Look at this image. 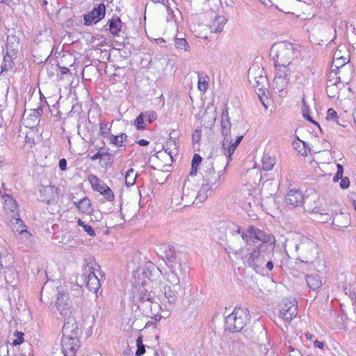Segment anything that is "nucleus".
I'll return each instance as SVG.
<instances>
[{"instance_id": "1", "label": "nucleus", "mask_w": 356, "mask_h": 356, "mask_svg": "<svg viewBox=\"0 0 356 356\" xmlns=\"http://www.w3.org/2000/svg\"><path fill=\"white\" fill-rule=\"evenodd\" d=\"M159 271L165 282L162 291L169 304H173L177 299L180 283L186 277V266L182 262L169 264Z\"/></svg>"}, {"instance_id": "2", "label": "nucleus", "mask_w": 356, "mask_h": 356, "mask_svg": "<svg viewBox=\"0 0 356 356\" xmlns=\"http://www.w3.org/2000/svg\"><path fill=\"white\" fill-rule=\"evenodd\" d=\"M242 236L247 243H254L256 240L262 243L250 253L248 260L250 266L258 261L262 256L261 254L266 252L269 248L271 250L274 249L275 236L254 226H249L245 232H242Z\"/></svg>"}, {"instance_id": "3", "label": "nucleus", "mask_w": 356, "mask_h": 356, "mask_svg": "<svg viewBox=\"0 0 356 356\" xmlns=\"http://www.w3.org/2000/svg\"><path fill=\"white\" fill-rule=\"evenodd\" d=\"M135 298L137 299L139 310L145 316L155 321H160L161 319L169 316V311L161 308L159 302L154 300L152 292L149 291L144 284L139 286Z\"/></svg>"}, {"instance_id": "4", "label": "nucleus", "mask_w": 356, "mask_h": 356, "mask_svg": "<svg viewBox=\"0 0 356 356\" xmlns=\"http://www.w3.org/2000/svg\"><path fill=\"white\" fill-rule=\"evenodd\" d=\"M225 156L217 155L207 158L203 163V184L216 188L220 185V179L224 175L226 166Z\"/></svg>"}, {"instance_id": "5", "label": "nucleus", "mask_w": 356, "mask_h": 356, "mask_svg": "<svg viewBox=\"0 0 356 356\" xmlns=\"http://www.w3.org/2000/svg\"><path fill=\"white\" fill-rule=\"evenodd\" d=\"M275 67H289L295 58L298 56L296 45L287 41L275 43L271 48Z\"/></svg>"}, {"instance_id": "6", "label": "nucleus", "mask_w": 356, "mask_h": 356, "mask_svg": "<svg viewBox=\"0 0 356 356\" xmlns=\"http://www.w3.org/2000/svg\"><path fill=\"white\" fill-rule=\"evenodd\" d=\"M296 249L300 265L307 264L309 267L313 266L319 255L317 243L308 237L302 236L299 243L296 245Z\"/></svg>"}, {"instance_id": "7", "label": "nucleus", "mask_w": 356, "mask_h": 356, "mask_svg": "<svg viewBox=\"0 0 356 356\" xmlns=\"http://www.w3.org/2000/svg\"><path fill=\"white\" fill-rule=\"evenodd\" d=\"M99 268V265L94 262H90L83 269V273L78 279V282L85 284L89 291L97 293L100 288V281L95 274V271Z\"/></svg>"}, {"instance_id": "8", "label": "nucleus", "mask_w": 356, "mask_h": 356, "mask_svg": "<svg viewBox=\"0 0 356 356\" xmlns=\"http://www.w3.org/2000/svg\"><path fill=\"white\" fill-rule=\"evenodd\" d=\"M248 321L247 310L236 307L225 318V330L232 332L241 331Z\"/></svg>"}, {"instance_id": "9", "label": "nucleus", "mask_w": 356, "mask_h": 356, "mask_svg": "<svg viewBox=\"0 0 356 356\" xmlns=\"http://www.w3.org/2000/svg\"><path fill=\"white\" fill-rule=\"evenodd\" d=\"M248 79L250 84L255 89L264 94V90L268 84L264 69L258 63H254L248 71Z\"/></svg>"}, {"instance_id": "10", "label": "nucleus", "mask_w": 356, "mask_h": 356, "mask_svg": "<svg viewBox=\"0 0 356 356\" xmlns=\"http://www.w3.org/2000/svg\"><path fill=\"white\" fill-rule=\"evenodd\" d=\"M320 216L321 222L327 223L331 221L334 227L338 229L346 228L350 225V217L348 213L332 211L321 213Z\"/></svg>"}, {"instance_id": "11", "label": "nucleus", "mask_w": 356, "mask_h": 356, "mask_svg": "<svg viewBox=\"0 0 356 356\" xmlns=\"http://www.w3.org/2000/svg\"><path fill=\"white\" fill-rule=\"evenodd\" d=\"M1 202L5 212L4 220L10 225L11 220L15 222V218H19L18 204L16 200L8 195H1Z\"/></svg>"}, {"instance_id": "12", "label": "nucleus", "mask_w": 356, "mask_h": 356, "mask_svg": "<svg viewBox=\"0 0 356 356\" xmlns=\"http://www.w3.org/2000/svg\"><path fill=\"white\" fill-rule=\"evenodd\" d=\"M298 302L285 298L280 303V314L285 321L290 322L297 314Z\"/></svg>"}, {"instance_id": "13", "label": "nucleus", "mask_w": 356, "mask_h": 356, "mask_svg": "<svg viewBox=\"0 0 356 356\" xmlns=\"http://www.w3.org/2000/svg\"><path fill=\"white\" fill-rule=\"evenodd\" d=\"M88 179L92 188L95 191L99 192L102 195H104L108 201H112L114 200V194L111 189L96 175H90Z\"/></svg>"}, {"instance_id": "14", "label": "nucleus", "mask_w": 356, "mask_h": 356, "mask_svg": "<svg viewBox=\"0 0 356 356\" xmlns=\"http://www.w3.org/2000/svg\"><path fill=\"white\" fill-rule=\"evenodd\" d=\"M79 339L77 335L63 336L61 346L63 356H75V353L79 348Z\"/></svg>"}, {"instance_id": "15", "label": "nucleus", "mask_w": 356, "mask_h": 356, "mask_svg": "<svg viewBox=\"0 0 356 356\" xmlns=\"http://www.w3.org/2000/svg\"><path fill=\"white\" fill-rule=\"evenodd\" d=\"M158 254L164 261L165 266L169 264L181 262L175 254V248L168 244H161L158 248Z\"/></svg>"}, {"instance_id": "16", "label": "nucleus", "mask_w": 356, "mask_h": 356, "mask_svg": "<svg viewBox=\"0 0 356 356\" xmlns=\"http://www.w3.org/2000/svg\"><path fill=\"white\" fill-rule=\"evenodd\" d=\"M291 70L289 67H275V76L274 83L276 89L281 92L288 84L289 76L291 74Z\"/></svg>"}, {"instance_id": "17", "label": "nucleus", "mask_w": 356, "mask_h": 356, "mask_svg": "<svg viewBox=\"0 0 356 356\" xmlns=\"http://www.w3.org/2000/svg\"><path fill=\"white\" fill-rule=\"evenodd\" d=\"M74 204L79 209V212L85 215L93 216L94 218L91 217L92 220L99 221L102 218V215L100 212L94 213L95 211L92 208V204L89 198L83 197L77 202H74Z\"/></svg>"}, {"instance_id": "18", "label": "nucleus", "mask_w": 356, "mask_h": 356, "mask_svg": "<svg viewBox=\"0 0 356 356\" xmlns=\"http://www.w3.org/2000/svg\"><path fill=\"white\" fill-rule=\"evenodd\" d=\"M56 307L60 314L63 316H66L71 313V302L70 301L69 295L67 293H58Z\"/></svg>"}, {"instance_id": "19", "label": "nucleus", "mask_w": 356, "mask_h": 356, "mask_svg": "<svg viewBox=\"0 0 356 356\" xmlns=\"http://www.w3.org/2000/svg\"><path fill=\"white\" fill-rule=\"evenodd\" d=\"M106 7L104 4L100 3L97 7L95 8L92 11L84 15V24L89 26L92 23L96 24L105 16Z\"/></svg>"}, {"instance_id": "20", "label": "nucleus", "mask_w": 356, "mask_h": 356, "mask_svg": "<svg viewBox=\"0 0 356 356\" xmlns=\"http://www.w3.org/2000/svg\"><path fill=\"white\" fill-rule=\"evenodd\" d=\"M245 231V229H238L233 234L232 238L229 241L228 248H226V250L228 251L229 253L232 252L236 254H241L242 253L241 242L242 241H245L242 236V232Z\"/></svg>"}, {"instance_id": "21", "label": "nucleus", "mask_w": 356, "mask_h": 356, "mask_svg": "<svg viewBox=\"0 0 356 356\" xmlns=\"http://www.w3.org/2000/svg\"><path fill=\"white\" fill-rule=\"evenodd\" d=\"M305 200L302 192L296 188L289 189L285 197V202L287 204L293 207L302 206Z\"/></svg>"}, {"instance_id": "22", "label": "nucleus", "mask_w": 356, "mask_h": 356, "mask_svg": "<svg viewBox=\"0 0 356 356\" xmlns=\"http://www.w3.org/2000/svg\"><path fill=\"white\" fill-rule=\"evenodd\" d=\"M8 226L15 234L19 235L21 239L27 241L30 238L31 234L26 229V226L24 225L22 220L19 218H15V222L11 220Z\"/></svg>"}, {"instance_id": "23", "label": "nucleus", "mask_w": 356, "mask_h": 356, "mask_svg": "<svg viewBox=\"0 0 356 356\" xmlns=\"http://www.w3.org/2000/svg\"><path fill=\"white\" fill-rule=\"evenodd\" d=\"M39 198L41 201L49 203L56 196V188L53 186H42L40 188Z\"/></svg>"}, {"instance_id": "24", "label": "nucleus", "mask_w": 356, "mask_h": 356, "mask_svg": "<svg viewBox=\"0 0 356 356\" xmlns=\"http://www.w3.org/2000/svg\"><path fill=\"white\" fill-rule=\"evenodd\" d=\"M221 133L224 136V139H226V143H227V139L231 136V123L229 120L228 112L227 110L222 111L221 116Z\"/></svg>"}, {"instance_id": "25", "label": "nucleus", "mask_w": 356, "mask_h": 356, "mask_svg": "<svg viewBox=\"0 0 356 356\" xmlns=\"http://www.w3.org/2000/svg\"><path fill=\"white\" fill-rule=\"evenodd\" d=\"M239 144H236V142H233L232 136L227 139V143H226V139L222 141V148L224 149V154H222L225 156V161H227L228 163V160L232 159V155L234 153L236 148Z\"/></svg>"}, {"instance_id": "26", "label": "nucleus", "mask_w": 356, "mask_h": 356, "mask_svg": "<svg viewBox=\"0 0 356 356\" xmlns=\"http://www.w3.org/2000/svg\"><path fill=\"white\" fill-rule=\"evenodd\" d=\"M77 330V325L76 324L75 318L72 316H68L66 318L63 327V336H74L77 335L76 330Z\"/></svg>"}, {"instance_id": "27", "label": "nucleus", "mask_w": 356, "mask_h": 356, "mask_svg": "<svg viewBox=\"0 0 356 356\" xmlns=\"http://www.w3.org/2000/svg\"><path fill=\"white\" fill-rule=\"evenodd\" d=\"M18 40L14 35H10L7 37L6 43V49L8 56L15 57L18 50Z\"/></svg>"}, {"instance_id": "28", "label": "nucleus", "mask_w": 356, "mask_h": 356, "mask_svg": "<svg viewBox=\"0 0 356 356\" xmlns=\"http://www.w3.org/2000/svg\"><path fill=\"white\" fill-rule=\"evenodd\" d=\"M354 72L351 64H348L344 67H341L335 71V75H339L343 83H348L352 78Z\"/></svg>"}, {"instance_id": "29", "label": "nucleus", "mask_w": 356, "mask_h": 356, "mask_svg": "<svg viewBox=\"0 0 356 356\" xmlns=\"http://www.w3.org/2000/svg\"><path fill=\"white\" fill-rule=\"evenodd\" d=\"M226 19L221 15L216 16L209 24V29L212 33L221 32L224 28Z\"/></svg>"}, {"instance_id": "30", "label": "nucleus", "mask_w": 356, "mask_h": 356, "mask_svg": "<svg viewBox=\"0 0 356 356\" xmlns=\"http://www.w3.org/2000/svg\"><path fill=\"white\" fill-rule=\"evenodd\" d=\"M39 112L35 109L31 110L30 114H27L26 111L24 113L22 118L26 124V127H32L38 123V115Z\"/></svg>"}, {"instance_id": "31", "label": "nucleus", "mask_w": 356, "mask_h": 356, "mask_svg": "<svg viewBox=\"0 0 356 356\" xmlns=\"http://www.w3.org/2000/svg\"><path fill=\"white\" fill-rule=\"evenodd\" d=\"M348 64H350L349 54L346 53V55L342 58H334L331 66L332 73L341 67H346Z\"/></svg>"}, {"instance_id": "32", "label": "nucleus", "mask_w": 356, "mask_h": 356, "mask_svg": "<svg viewBox=\"0 0 356 356\" xmlns=\"http://www.w3.org/2000/svg\"><path fill=\"white\" fill-rule=\"evenodd\" d=\"M306 282L308 286L312 290L319 289L322 285V282L318 275H309L306 276Z\"/></svg>"}, {"instance_id": "33", "label": "nucleus", "mask_w": 356, "mask_h": 356, "mask_svg": "<svg viewBox=\"0 0 356 356\" xmlns=\"http://www.w3.org/2000/svg\"><path fill=\"white\" fill-rule=\"evenodd\" d=\"M108 24H109V30L112 35H118L122 28V22L120 19L118 17H113L108 21Z\"/></svg>"}, {"instance_id": "34", "label": "nucleus", "mask_w": 356, "mask_h": 356, "mask_svg": "<svg viewBox=\"0 0 356 356\" xmlns=\"http://www.w3.org/2000/svg\"><path fill=\"white\" fill-rule=\"evenodd\" d=\"M261 161L263 169L264 170H270L275 164L276 159L275 156H270L268 154H264Z\"/></svg>"}, {"instance_id": "35", "label": "nucleus", "mask_w": 356, "mask_h": 356, "mask_svg": "<svg viewBox=\"0 0 356 356\" xmlns=\"http://www.w3.org/2000/svg\"><path fill=\"white\" fill-rule=\"evenodd\" d=\"M214 188L202 184L201 188L200 189L198 194L197 195V198H198L199 201L202 202L204 201L209 195H211V191Z\"/></svg>"}, {"instance_id": "36", "label": "nucleus", "mask_w": 356, "mask_h": 356, "mask_svg": "<svg viewBox=\"0 0 356 356\" xmlns=\"http://www.w3.org/2000/svg\"><path fill=\"white\" fill-rule=\"evenodd\" d=\"M342 81L341 79L339 78V75H335V72L332 73L330 72V78L327 81V84H328V91L334 89V87L337 88V85Z\"/></svg>"}, {"instance_id": "37", "label": "nucleus", "mask_w": 356, "mask_h": 356, "mask_svg": "<svg viewBox=\"0 0 356 356\" xmlns=\"http://www.w3.org/2000/svg\"><path fill=\"white\" fill-rule=\"evenodd\" d=\"M209 77L203 74H198L197 88L201 92H206L208 88Z\"/></svg>"}, {"instance_id": "38", "label": "nucleus", "mask_w": 356, "mask_h": 356, "mask_svg": "<svg viewBox=\"0 0 356 356\" xmlns=\"http://www.w3.org/2000/svg\"><path fill=\"white\" fill-rule=\"evenodd\" d=\"M137 177V173L135 172L133 168L129 169L125 175V184L127 186H133Z\"/></svg>"}, {"instance_id": "39", "label": "nucleus", "mask_w": 356, "mask_h": 356, "mask_svg": "<svg viewBox=\"0 0 356 356\" xmlns=\"http://www.w3.org/2000/svg\"><path fill=\"white\" fill-rule=\"evenodd\" d=\"M127 136L126 134H121L119 136H111V143L115 145L117 147H122L123 142L127 139Z\"/></svg>"}, {"instance_id": "40", "label": "nucleus", "mask_w": 356, "mask_h": 356, "mask_svg": "<svg viewBox=\"0 0 356 356\" xmlns=\"http://www.w3.org/2000/svg\"><path fill=\"white\" fill-rule=\"evenodd\" d=\"M15 57L8 56V54L7 53L6 54V56L3 57V65H1V72L3 71H7L9 69H11L13 67V59Z\"/></svg>"}, {"instance_id": "41", "label": "nucleus", "mask_w": 356, "mask_h": 356, "mask_svg": "<svg viewBox=\"0 0 356 356\" xmlns=\"http://www.w3.org/2000/svg\"><path fill=\"white\" fill-rule=\"evenodd\" d=\"M175 46L177 49H184L186 51L190 50L188 42L184 38H176L175 41Z\"/></svg>"}, {"instance_id": "42", "label": "nucleus", "mask_w": 356, "mask_h": 356, "mask_svg": "<svg viewBox=\"0 0 356 356\" xmlns=\"http://www.w3.org/2000/svg\"><path fill=\"white\" fill-rule=\"evenodd\" d=\"M302 104H302V115H303L304 118H306L308 121H309L314 124H316V122L314 120H313L312 118H311V116L309 115V108L307 105H306L304 99L302 100Z\"/></svg>"}, {"instance_id": "43", "label": "nucleus", "mask_w": 356, "mask_h": 356, "mask_svg": "<svg viewBox=\"0 0 356 356\" xmlns=\"http://www.w3.org/2000/svg\"><path fill=\"white\" fill-rule=\"evenodd\" d=\"M77 223L79 226L82 227L86 232L90 236H93L95 235L94 229L91 226L86 225L83 221L81 219H79Z\"/></svg>"}, {"instance_id": "44", "label": "nucleus", "mask_w": 356, "mask_h": 356, "mask_svg": "<svg viewBox=\"0 0 356 356\" xmlns=\"http://www.w3.org/2000/svg\"><path fill=\"white\" fill-rule=\"evenodd\" d=\"M113 164V159L111 156L108 157H102V159L99 161V165L101 167L107 169L110 168Z\"/></svg>"}, {"instance_id": "45", "label": "nucleus", "mask_w": 356, "mask_h": 356, "mask_svg": "<svg viewBox=\"0 0 356 356\" xmlns=\"http://www.w3.org/2000/svg\"><path fill=\"white\" fill-rule=\"evenodd\" d=\"M348 54L345 46H340L338 49L334 52V58H342L344 55Z\"/></svg>"}, {"instance_id": "46", "label": "nucleus", "mask_w": 356, "mask_h": 356, "mask_svg": "<svg viewBox=\"0 0 356 356\" xmlns=\"http://www.w3.org/2000/svg\"><path fill=\"white\" fill-rule=\"evenodd\" d=\"M312 211L314 213H315L317 216L316 219L318 221H320V216L321 213H331L332 211H334L332 209L318 207L312 209Z\"/></svg>"}, {"instance_id": "47", "label": "nucleus", "mask_w": 356, "mask_h": 356, "mask_svg": "<svg viewBox=\"0 0 356 356\" xmlns=\"http://www.w3.org/2000/svg\"><path fill=\"white\" fill-rule=\"evenodd\" d=\"M337 113L333 108H329L327 111V117L326 119L330 120H332L337 124H339V122L337 120Z\"/></svg>"}, {"instance_id": "48", "label": "nucleus", "mask_w": 356, "mask_h": 356, "mask_svg": "<svg viewBox=\"0 0 356 356\" xmlns=\"http://www.w3.org/2000/svg\"><path fill=\"white\" fill-rule=\"evenodd\" d=\"M111 129V126L108 125V123H101L100 124V134L102 137H107L109 131Z\"/></svg>"}, {"instance_id": "49", "label": "nucleus", "mask_w": 356, "mask_h": 356, "mask_svg": "<svg viewBox=\"0 0 356 356\" xmlns=\"http://www.w3.org/2000/svg\"><path fill=\"white\" fill-rule=\"evenodd\" d=\"M144 119L145 118L149 122H152L156 118V113L155 111H149L143 113Z\"/></svg>"}, {"instance_id": "50", "label": "nucleus", "mask_w": 356, "mask_h": 356, "mask_svg": "<svg viewBox=\"0 0 356 356\" xmlns=\"http://www.w3.org/2000/svg\"><path fill=\"white\" fill-rule=\"evenodd\" d=\"M5 103L6 104L4 106L6 110H8V112L12 113L14 111V108L15 106V102L14 99H10L8 100L6 97Z\"/></svg>"}, {"instance_id": "51", "label": "nucleus", "mask_w": 356, "mask_h": 356, "mask_svg": "<svg viewBox=\"0 0 356 356\" xmlns=\"http://www.w3.org/2000/svg\"><path fill=\"white\" fill-rule=\"evenodd\" d=\"M144 115L143 113H141L139 116L135 120V124L137 127L138 129H142L144 128Z\"/></svg>"}, {"instance_id": "52", "label": "nucleus", "mask_w": 356, "mask_h": 356, "mask_svg": "<svg viewBox=\"0 0 356 356\" xmlns=\"http://www.w3.org/2000/svg\"><path fill=\"white\" fill-rule=\"evenodd\" d=\"M201 162H202V157L199 154H195L193 157L191 166L195 167V168H198V166L200 165Z\"/></svg>"}, {"instance_id": "53", "label": "nucleus", "mask_w": 356, "mask_h": 356, "mask_svg": "<svg viewBox=\"0 0 356 356\" xmlns=\"http://www.w3.org/2000/svg\"><path fill=\"white\" fill-rule=\"evenodd\" d=\"M24 334L22 332H17L15 337H17V339L13 340V344L14 346H18L23 343L24 338H23Z\"/></svg>"}, {"instance_id": "54", "label": "nucleus", "mask_w": 356, "mask_h": 356, "mask_svg": "<svg viewBox=\"0 0 356 356\" xmlns=\"http://www.w3.org/2000/svg\"><path fill=\"white\" fill-rule=\"evenodd\" d=\"M341 182H340V186L342 188H347L349 185H350V181L348 179V177H344V178H341Z\"/></svg>"}, {"instance_id": "55", "label": "nucleus", "mask_w": 356, "mask_h": 356, "mask_svg": "<svg viewBox=\"0 0 356 356\" xmlns=\"http://www.w3.org/2000/svg\"><path fill=\"white\" fill-rule=\"evenodd\" d=\"M59 168L61 170L64 171L67 169V161L65 159H62L59 161Z\"/></svg>"}, {"instance_id": "56", "label": "nucleus", "mask_w": 356, "mask_h": 356, "mask_svg": "<svg viewBox=\"0 0 356 356\" xmlns=\"http://www.w3.org/2000/svg\"><path fill=\"white\" fill-rule=\"evenodd\" d=\"M145 346H137V350L136 352V355L137 356H141L142 355H143L145 353Z\"/></svg>"}, {"instance_id": "57", "label": "nucleus", "mask_w": 356, "mask_h": 356, "mask_svg": "<svg viewBox=\"0 0 356 356\" xmlns=\"http://www.w3.org/2000/svg\"><path fill=\"white\" fill-rule=\"evenodd\" d=\"M5 280L7 282H12V280L15 278V274L13 272H10L8 275H5Z\"/></svg>"}, {"instance_id": "58", "label": "nucleus", "mask_w": 356, "mask_h": 356, "mask_svg": "<svg viewBox=\"0 0 356 356\" xmlns=\"http://www.w3.org/2000/svg\"><path fill=\"white\" fill-rule=\"evenodd\" d=\"M335 88L336 87H334L332 90L328 91V84H327L326 91L330 97L334 98L335 97Z\"/></svg>"}, {"instance_id": "59", "label": "nucleus", "mask_w": 356, "mask_h": 356, "mask_svg": "<svg viewBox=\"0 0 356 356\" xmlns=\"http://www.w3.org/2000/svg\"><path fill=\"white\" fill-rule=\"evenodd\" d=\"M343 177V174L340 173L339 172H337L335 176L333 177V181L334 182L338 181L339 179H341Z\"/></svg>"}, {"instance_id": "60", "label": "nucleus", "mask_w": 356, "mask_h": 356, "mask_svg": "<svg viewBox=\"0 0 356 356\" xmlns=\"http://www.w3.org/2000/svg\"><path fill=\"white\" fill-rule=\"evenodd\" d=\"M136 143H138L140 146H146L149 144V141L145 139H140L139 140H137Z\"/></svg>"}, {"instance_id": "61", "label": "nucleus", "mask_w": 356, "mask_h": 356, "mask_svg": "<svg viewBox=\"0 0 356 356\" xmlns=\"http://www.w3.org/2000/svg\"><path fill=\"white\" fill-rule=\"evenodd\" d=\"M314 345L315 347L318 348H323L324 346L323 343L320 341H318V340L314 341Z\"/></svg>"}, {"instance_id": "62", "label": "nucleus", "mask_w": 356, "mask_h": 356, "mask_svg": "<svg viewBox=\"0 0 356 356\" xmlns=\"http://www.w3.org/2000/svg\"><path fill=\"white\" fill-rule=\"evenodd\" d=\"M98 159H99V160L101 159L100 151H98L95 154L90 156L92 161H95Z\"/></svg>"}, {"instance_id": "63", "label": "nucleus", "mask_w": 356, "mask_h": 356, "mask_svg": "<svg viewBox=\"0 0 356 356\" xmlns=\"http://www.w3.org/2000/svg\"><path fill=\"white\" fill-rule=\"evenodd\" d=\"M197 168H195V167H192L191 166V170L189 172V175L191 176H195L197 175Z\"/></svg>"}, {"instance_id": "64", "label": "nucleus", "mask_w": 356, "mask_h": 356, "mask_svg": "<svg viewBox=\"0 0 356 356\" xmlns=\"http://www.w3.org/2000/svg\"><path fill=\"white\" fill-rule=\"evenodd\" d=\"M136 346H144L143 344V337H142V336H139L138 337V339H136Z\"/></svg>"}]
</instances>
